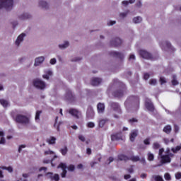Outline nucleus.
<instances>
[{"mask_svg": "<svg viewBox=\"0 0 181 181\" xmlns=\"http://www.w3.org/2000/svg\"><path fill=\"white\" fill-rule=\"evenodd\" d=\"M130 103L132 105V111H138L139 110V96L138 95H131L129 96L124 103V105Z\"/></svg>", "mask_w": 181, "mask_h": 181, "instance_id": "1", "label": "nucleus"}, {"mask_svg": "<svg viewBox=\"0 0 181 181\" xmlns=\"http://www.w3.org/2000/svg\"><path fill=\"white\" fill-rule=\"evenodd\" d=\"M127 94V86L123 83H120V86L112 93V95L116 98H121Z\"/></svg>", "mask_w": 181, "mask_h": 181, "instance_id": "2", "label": "nucleus"}, {"mask_svg": "<svg viewBox=\"0 0 181 181\" xmlns=\"http://www.w3.org/2000/svg\"><path fill=\"white\" fill-rule=\"evenodd\" d=\"M2 8L11 11L13 8V0H0V9Z\"/></svg>", "mask_w": 181, "mask_h": 181, "instance_id": "3", "label": "nucleus"}, {"mask_svg": "<svg viewBox=\"0 0 181 181\" xmlns=\"http://www.w3.org/2000/svg\"><path fill=\"white\" fill-rule=\"evenodd\" d=\"M117 158L119 160H124V162H128V160H132V162H139V160H140L139 156H138L128 157L126 155L120 154Z\"/></svg>", "mask_w": 181, "mask_h": 181, "instance_id": "4", "label": "nucleus"}, {"mask_svg": "<svg viewBox=\"0 0 181 181\" xmlns=\"http://www.w3.org/2000/svg\"><path fill=\"white\" fill-rule=\"evenodd\" d=\"M13 118L17 124H29V118L23 115L17 114Z\"/></svg>", "mask_w": 181, "mask_h": 181, "instance_id": "5", "label": "nucleus"}, {"mask_svg": "<svg viewBox=\"0 0 181 181\" xmlns=\"http://www.w3.org/2000/svg\"><path fill=\"white\" fill-rule=\"evenodd\" d=\"M33 84L38 90H45L46 88V83L40 79H34Z\"/></svg>", "mask_w": 181, "mask_h": 181, "instance_id": "6", "label": "nucleus"}, {"mask_svg": "<svg viewBox=\"0 0 181 181\" xmlns=\"http://www.w3.org/2000/svg\"><path fill=\"white\" fill-rule=\"evenodd\" d=\"M144 105L146 110L150 111V112H153L155 111V106L153 105V103H152V100H151V99L146 98Z\"/></svg>", "mask_w": 181, "mask_h": 181, "instance_id": "7", "label": "nucleus"}, {"mask_svg": "<svg viewBox=\"0 0 181 181\" xmlns=\"http://www.w3.org/2000/svg\"><path fill=\"white\" fill-rule=\"evenodd\" d=\"M69 114L72 115V117H74V118H76V119H79V118L81 117V112L74 108H70L69 110Z\"/></svg>", "mask_w": 181, "mask_h": 181, "instance_id": "8", "label": "nucleus"}, {"mask_svg": "<svg viewBox=\"0 0 181 181\" xmlns=\"http://www.w3.org/2000/svg\"><path fill=\"white\" fill-rule=\"evenodd\" d=\"M139 53L143 59H146L147 60H152L153 59L152 57V54L148 52L145 49H140Z\"/></svg>", "mask_w": 181, "mask_h": 181, "instance_id": "9", "label": "nucleus"}, {"mask_svg": "<svg viewBox=\"0 0 181 181\" xmlns=\"http://www.w3.org/2000/svg\"><path fill=\"white\" fill-rule=\"evenodd\" d=\"M110 108H112L113 111H115L118 114H122V111L121 110V107H119V104L116 102H111L110 103Z\"/></svg>", "mask_w": 181, "mask_h": 181, "instance_id": "10", "label": "nucleus"}, {"mask_svg": "<svg viewBox=\"0 0 181 181\" xmlns=\"http://www.w3.org/2000/svg\"><path fill=\"white\" fill-rule=\"evenodd\" d=\"M58 169H62V173L61 174V176L62 177H66V175H67V165H66V163H61L58 167H57Z\"/></svg>", "mask_w": 181, "mask_h": 181, "instance_id": "11", "label": "nucleus"}, {"mask_svg": "<svg viewBox=\"0 0 181 181\" xmlns=\"http://www.w3.org/2000/svg\"><path fill=\"white\" fill-rule=\"evenodd\" d=\"M122 44V40L119 37H116L110 41V45L113 47H118V46H121Z\"/></svg>", "mask_w": 181, "mask_h": 181, "instance_id": "12", "label": "nucleus"}, {"mask_svg": "<svg viewBox=\"0 0 181 181\" xmlns=\"http://www.w3.org/2000/svg\"><path fill=\"white\" fill-rule=\"evenodd\" d=\"M66 98L68 101H75L76 100V95L73 94V92L70 90V89L66 90Z\"/></svg>", "mask_w": 181, "mask_h": 181, "instance_id": "13", "label": "nucleus"}, {"mask_svg": "<svg viewBox=\"0 0 181 181\" xmlns=\"http://www.w3.org/2000/svg\"><path fill=\"white\" fill-rule=\"evenodd\" d=\"M46 176L49 178L51 179V180H55V181H59L60 180V177L59 176V174H54L53 175V173H47Z\"/></svg>", "mask_w": 181, "mask_h": 181, "instance_id": "14", "label": "nucleus"}, {"mask_svg": "<svg viewBox=\"0 0 181 181\" xmlns=\"http://www.w3.org/2000/svg\"><path fill=\"white\" fill-rule=\"evenodd\" d=\"M110 55L113 57H117V59H120V60L124 59V54L118 52H110Z\"/></svg>", "mask_w": 181, "mask_h": 181, "instance_id": "15", "label": "nucleus"}, {"mask_svg": "<svg viewBox=\"0 0 181 181\" xmlns=\"http://www.w3.org/2000/svg\"><path fill=\"white\" fill-rule=\"evenodd\" d=\"M119 139H122V132H119V133L111 135L112 141H119Z\"/></svg>", "mask_w": 181, "mask_h": 181, "instance_id": "16", "label": "nucleus"}, {"mask_svg": "<svg viewBox=\"0 0 181 181\" xmlns=\"http://www.w3.org/2000/svg\"><path fill=\"white\" fill-rule=\"evenodd\" d=\"M160 159L161 163H170V162H172V158H170L168 154L161 156Z\"/></svg>", "mask_w": 181, "mask_h": 181, "instance_id": "17", "label": "nucleus"}, {"mask_svg": "<svg viewBox=\"0 0 181 181\" xmlns=\"http://www.w3.org/2000/svg\"><path fill=\"white\" fill-rule=\"evenodd\" d=\"M97 110L98 114H104V111H105V105H104V103H99L97 105Z\"/></svg>", "mask_w": 181, "mask_h": 181, "instance_id": "18", "label": "nucleus"}, {"mask_svg": "<svg viewBox=\"0 0 181 181\" xmlns=\"http://www.w3.org/2000/svg\"><path fill=\"white\" fill-rule=\"evenodd\" d=\"M136 136H138V130L134 129V130L132 131V132L130 133V135H129V139H130L131 142H134L135 141V138H136Z\"/></svg>", "mask_w": 181, "mask_h": 181, "instance_id": "19", "label": "nucleus"}, {"mask_svg": "<svg viewBox=\"0 0 181 181\" xmlns=\"http://www.w3.org/2000/svg\"><path fill=\"white\" fill-rule=\"evenodd\" d=\"M102 81L103 80L100 78H93L91 80V84L92 86H100Z\"/></svg>", "mask_w": 181, "mask_h": 181, "instance_id": "20", "label": "nucleus"}, {"mask_svg": "<svg viewBox=\"0 0 181 181\" xmlns=\"http://www.w3.org/2000/svg\"><path fill=\"white\" fill-rule=\"evenodd\" d=\"M26 36V34L25 33H21L18 37L17 40H16V46H19L21 45V42H23V37Z\"/></svg>", "mask_w": 181, "mask_h": 181, "instance_id": "21", "label": "nucleus"}, {"mask_svg": "<svg viewBox=\"0 0 181 181\" xmlns=\"http://www.w3.org/2000/svg\"><path fill=\"white\" fill-rule=\"evenodd\" d=\"M56 141H57V139L54 136H50L49 139H47L46 142L49 145H54L56 144Z\"/></svg>", "mask_w": 181, "mask_h": 181, "instance_id": "22", "label": "nucleus"}, {"mask_svg": "<svg viewBox=\"0 0 181 181\" xmlns=\"http://www.w3.org/2000/svg\"><path fill=\"white\" fill-rule=\"evenodd\" d=\"M45 62V57H40L38 58L35 59L34 66H39Z\"/></svg>", "mask_w": 181, "mask_h": 181, "instance_id": "23", "label": "nucleus"}, {"mask_svg": "<svg viewBox=\"0 0 181 181\" xmlns=\"http://www.w3.org/2000/svg\"><path fill=\"white\" fill-rule=\"evenodd\" d=\"M108 122V119H100L98 122V127L99 128H104V125L107 124Z\"/></svg>", "mask_w": 181, "mask_h": 181, "instance_id": "24", "label": "nucleus"}, {"mask_svg": "<svg viewBox=\"0 0 181 181\" xmlns=\"http://www.w3.org/2000/svg\"><path fill=\"white\" fill-rule=\"evenodd\" d=\"M53 76V72L52 71L48 70L45 71V74L42 76L43 78H45V80H49V77H52Z\"/></svg>", "mask_w": 181, "mask_h": 181, "instance_id": "25", "label": "nucleus"}, {"mask_svg": "<svg viewBox=\"0 0 181 181\" xmlns=\"http://www.w3.org/2000/svg\"><path fill=\"white\" fill-rule=\"evenodd\" d=\"M163 131L165 134H170V132H172V127L170 125L168 124L165 127H164Z\"/></svg>", "mask_w": 181, "mask_h": 181, "instance_id": "26", "label": "nucleus"}, {"mask_svg": "<svg viewBox=\"0 0 181 181\" xmlns=\"http://www.w3.org/2000/svg\"><path fill=\"white\" fill-rule=\"evenodd\" d=\"M39 5L41 6V8H44L45 9H47L49 8V4H47V2L43 0L39 1Z\"/></svg>", "mask_w": 181, "mask_h": 181, "instance_id": "27", "label": "nucleus"}, {"mask_svg": "<svg viewBox=\"0 0 181 181\" xmlns=\"http://www.w3.org/2000/svg\"><path fill=\"white\" fill-rule=\"evenodd\" d=\"M30 17H31L30 14L28 13H25L19 16V19H21L22 21H25V19H29L30 18Z\"/></svg>", "mask_w": 181, "mask_h": 181, "instance_id": "28", "label": "nucleus"}, {"mask_svg": "<svg viewBox=\"0 0 181 181\" xmlns=\"http://www.w3.org/2000/svg\"><path fill=\"white\" fill-rule=\"evenodd\" d=\"M176 75L173 76V80L171 81V83L173 86H177L179 84V81H177V79Z\"/></svg>", "mask_w": 181, "mask_h": 181, "instance_id": "29", "label": "nucleus"}, {"mask_svg": "<svg viewBox=\"0 0 181 181\" xmlns=\"http://www.w3.org/2000/svg\"><path fill=\"white\" fill-rule=\"evenodd\" d=\"M165 46L166 47H168L169 49L171 50V52H175V50H176V49H175V47H173L172 46V44H170V42H165Z\"/></svg>", "mask_w": 181, "mask_h": 181, "instance_id": "30", "label": "nucleus"}, {"mask_svg": "<svg viewBox=\"0 0 181 181\" xmlns=\"http://www.w3.org/2000/svg\"><path fill=\"white\" fill-rule=\"evenodd\" d=\"M69 149L67 148V146H64V148H61L60 149V152L62 153V155H63V156H66V155H67V152H68Z\"/></svg>", "mask_w": 181, "mask_h": 181, "instance_id": "31", "label": "nucleus"}, {"mask_svg": "<svg viewBox=\"0 0 181 181\" xmlns=\"http://www.w3.org/2000/svg\"><path fill=\"white\" fill-rule=\"evenodd\" d=\"M181 149V144L180 146H177L176 147H173L171 148V151H173V153H176L177 152H179Z\"/></svg>", "mask_w": 181, "mask_h": 181, "instance_id": "32", "label": "nucleus"}, {"mask_svg": "<svg viewBox=\"0 0 181 181\" xmlns=\"http://www.w3.org/2000/svg\"><path fill=\"white\" fill-rule=\"evenodd\" d=\"M133 22L134 23H141L142 22V18L140 16H137L133 18Z\"/></svg>", "mask_w": 181, "mask_h": 181, "instance_id": "33", "label": "nucleus"}, {"mask_svg": "<svg viewBox=\"0 0 181 181\" xmlns=\"http://www.w3.org/2000/svg\"><path fill=\"white\" fill-rule=\"evenodd\" d=\"M58 119H59V117L57 116V117H55V123H54V128H57V130L58 132H59V131H60V124H58V125H57V121H58Z\"/></svg>", "mask_w": 181, "mask_h": 181, "instance_id": "34", "label": "nucleus"}, {"mask_svg": "<svg viewBox=\"0 0 181 181\" xmlns=\"http://www.w3.org/2000/svg\"><path fill=\"white\" fill-rule=\"evenodd\" d=\"M5 135V133L4 132L0 131V136H1L0 140V144H5V138H4V136Z\"/></svg>", "mask_w": 181, "mask_h": 181, "instance_id": "35", "label": "nucleus"}, {"mask_svg": "<svg viewBox=\"0 0 181 181\" xmlns=\"http://www.w3.org/2000/svg\"><path fill=\"white\" fill-rule=\"evenodd\" d=\"M59 49H66V47H69V42L65 41L64 44L59 45Z\"/></svg>", "mask_w": 181, "mask_h": 181, "instance_id": "36", "label": "nucleus"}, {"mask_svg": "<svg viewBox=\"0 0 181 181\" xmlns=\"http://www.w3.org/2000/svg\"><path fill=\"white\" fill-rule=\"evenodd\" d=\"M1 169H4V170H8V172H9L10 173H12V172H13V168L12 167H1Z\"/></svg>", "mask_w": 181, "mask_h": 181, "instance_id": "37", "label": "nucleus"}, {"mask_svg": "<svg viewBox=\"0 0 181 181\" xmlns=\"http://www.w3.org/2000/svg\"><path fill=\"white\" fill-rule=\"evenodd\" d=\"M40 114H42V110H37L35 114V121H39L40 119Z\"/></svg>", "mask_w": 181, "mask_h": 181, "instance_id": "38", "label": "nucleus"}, {"mask_svg": "<svg viewBox=\"0 0 181 181\" xmlns=\"http://www.w3.org/2000/svg\"><path fill=\"white\" fill-rule=\"evenodd\" d=\"M0 104H1V105H3L4 108H6V107H8V101L4 99L0 100Z\"/></svg>", "mask_w": 181, "mask_h": 181, "instance_id": "39", "label": "nucleus"}, {"mask_svg": "<svg viewBox=\"0 0 181 181\" xmlns=\"http://www.w3.org/2000/svg\"><path fill=\"white\" fill-rule=\"evenodd\" d=\"M153 159H155V156H153V154H152V153H148V160H149L150 162H152V160H153Z\"/></svg>", "mask_w": 181, "mask_h": 181, "instance_id": "40", "label": "nucleus"}, {"mask_svg": "<svg viewBox=\"0 0 181 181\" xmlns=\"http://www.w3.org/2000/svg\"><path fill=\"white\" fill-rule=\"evenodd\" d=\"M160 148V144L158 142H154L153 144V149H159Z\"/></svg>", "mask_w": 181, "mask_h": 181, "instance_id": "41", "label": "nucleus"}, {"mask_svg": "<svg viewBox=\"0 0 181 181\" xmlns=\"http://www.w3.org/2000/svg\"><path fill=\"white\" fill-rule=\"evenodd\" d=\"M164 177H165V180H168V181L172 180V177L170 176V174H169L168 173L164 175Z\"/></svg>", "mask_w": 181, "mask_h": 181, "instance_id": "42", "label": "nucleus"}, {"mask_svg": "<svg viewBox=\"0 0 181 181\" xmlns=\"http://www.w3.org/2000/svg\"><path fill=\"white\" fill-rule=\"evenodd\" d=\"M87 127L88 128H94V127H95V124L93 122H89L87 123Z\"/></svg>", "mask_w": 181, "mask_h": 181, "instance_id": "43", "label": "nucleus"}, {"mask_svg": "<svg viewBox=\"0 0 181 181\" xmlns=\"http://www.w3.org/2000/svg\"><path fill=\"white\" fill-rule=\"evenodd\" d=\"M144 145H151V139L149 138H147L144 140Z\"/></svg>", "mask_w": 181, "mask_h": 181, "instance_id": "44", "label": "nucleus"}, {"mask_svg": "<svg viewBox=\"0 0 181 181\" xmlns=\"http://www.w3.org/2000/svg\"><path fill=\"white\" fill-rule=\"evenodd\" d=\"M129 124H134V122H138V119L135 117L129 119Z\"/></svg>", "mask_w": 181, "mask_h": 181, "instance_id": "45", "label": "nucleus"}, {"mask_svg": "<svg viewBox=\"0 0 181 181\" xmlns=\"http://www.w3.org/2000/svg\"><path fill=\"white\" fill-rule=\"evenodd\" d=\"M74 169H76V167L74 165H70L68 167V170H69L70 172H74Z\"/></svg>", "mask_w": 181, "mask_h": 181, "instance_id": "46", "label": "nucleus"}, {"mask_svg": "<svg viewBox=\"0 0 181 181\" xmlns=\"http://www.w3.org/2000/svg\"><path fill=\"white\" fill-rule=\"evenodd\" d=\"M165 152V149L164 148H160L159 149V152H158V155L161 158L162 156H163V153Z\"/></svg>", "mask_w": 181, "mask_h": 181, "instance_id": "47", "label": "nucleus"}, {"mask_svg": "<svg viewBox=\"0 0 181 181\" xmlns=\"http://www.w3.org/2000/svg\"><path fill=\"white\" fill-rule=\"evenodd\" d=\"M175 179H177V180H179L181 179V173L180 172H177V173H175Z\"/></svg>", "mask_w": 181, "mask_h": 181, "instance_id": "48", "label": "nucleus"}, {"mask_svg": "<svg viewBox=\"0 0 181 181\" xmlns=\"http://www.w3.org/2000/svg\"><path fill=\"white\" fill-rule=\"evenodd\" d=\"M156 79H151L149 81V84H151V86H156Z\"/></svg>", "mask_w": 181, "mask_h": 181, "instance_id": "49", "label": "nucleus"}, {"mask_svg": "<svg viewBox=\"0 0 181 181\" xmlns=\"http://www.w3.org/2000/svg\"><path fill=\"white\" fill-rule=\"evenodd\" d=\"M78 139L81 141V142H86V137H84L83 135H79Z\"/></svg>", "mask_w": 181, "mask_h": 181, "instance_id": "50", "label": "nucleus"}, {"mask_svg": "<svg viewBox=\"0 0 181 181\" xmlns=\"http://www.w3.org/2000/svg\"><path fill=\"white\" fill-rule=\"evenodd\" d=\"M23 148H26V146H25V145H23V144L19 146V148H18V152H19V153H21V152H22V149H23Z\"/></svg>", "mask_w": 181, "mask_h": 181, "instance_id": "51", "label": "nucleus"}, {"mask_svg": "<svg viewBox=\"0 0 181 181\" xmlns=\"http://www.w3.org/2000/svg\"><path fill=\"white\" fill-rule=\"evenodd\" d=\"M149 77H151V75H149L148 73H145L144 75V80H148Z\"/></svg>", "mask_w": 181, "mask_h": 181, "instance_id": "52", "label": "nucleus"}, {"mask_svg": "<svg viewBox=\"0 0 181 181\" xmlns=\"http://www.w3.org/2000/svg\"><path fill=\"white\" fill-rule=\"evenodd\" d=\"M107 165H110V163H111L112 162H114V158L112 157H109V158L107 159Z\"/></svg>", "mask_w": 181, "mask_h": 181, "instance_id": "53", "label": "nucleus"}, {"mask_svg": "<svg viewBox=\"0 0 181 181\" xmlns=\"http://www.w3.org/2000/svg\"><path fill=\"white\" fill-rule=\"evenodd\" d=\"M160 84H165V83H166V80L165 79V78L160 77Z\"/></svg>", "mask_w": 181, "mask_h": 181, "instance_id": "54", "label": "nucleus"}, {"mask_svg": "<svg viewBox=\"0 0 181 181\" xmlns=\"http://www.w3.org/2000/svg\"><path fill=\"white\" fill-rule=\"evenodd\" d=\"M115 23H117L116 21H110L107 23V25H108V26H112V25H115Z\"/></svg>", "mask_w": 181, "mask_h": 181, "instance_id": "55", "label": "nucleus"}, {"mask_svg": "<svg viewBox=\"0 0 181 181\" xmlns=\"http://www.w3.org/2000/svg\"><path fill=\"white\" fill-rule=\"evenodd\" d=\"M124 179H125L126 180H128V179H131V175H129V174L124 175Z\"/></svg>", "mask_w": 181, "mask_h": 181, "instance_id": "56", "label": "nucleus"}, {"mask_svg": "<svg viewBox=\"0 0 181 181\" xmlns=\"http://www.w3.org/2000/svg\"><path fill=\"white\" fill-rule=\"evenodd\" d=\"M56 59H54V58H52V59H51V60H50V64H56Z\"/></svg>", "mask_w": 181, "mask_h": 181, "instance_id": "57", "label": "nucleus"}, {"mask_svg": "<svg viewBox=\"0 0 181 181\" xmlns=\"http://www.w3.org/2000/svg\"><path fill=\"white\" fill-rule=\"evenodd\" d=\"M42 170H44V172H46V170H47V168H46V167H41L39 169V172H42Z\"/></svg>", "mask_w": 181, "mask_h": 181, "instance_id": "58", "label": "nucleus"}, {"mask_svg": "<svg viewBox=\"0 0 181 181\" xmlns=\"http://www.w3.org/2000/svg\"><path fill=\"white\" fill-rule=\"evenodd\" d=\"M174 130H175V132H179V126L175 124L174 126Z\"/></svg>", "mask_w": 181, "mask_h": 181, "instance_id": "59", "label": "nucleus"}, {"mask_svg": "<svg viewBox=\"0 0 181 181\" xmlns=\"http://www.w3.org/2000/svg\"><path fill=\"white\" fill-rule=\"evenodd\" d=\"M86 153H87V155H91V148H88L86 149Z\"/></svg>", "mask_w": 181, "mask_h": 181, "instance_id": "60", "label": "nucleus"}, {"mask_svg": "<svg viewBox=\"0 0 181 181\" xmlns=\"http://www.w3.org/2000/svg\"><path fill=\"white\" fill-rule=\"evenodd\" d=\"M52 153H53V151H45V155H52Z\"/></svg>", "mask_w": 181, "mask_h": 181, "instance_id": "61", "label": "nucleus"}, {"mask_svg": "<svg viewBox=\"0 0 181 181\" xmlns=\"http://www.w3.org/2000/svg\"><path fill=\"white\" fill-rule=\"evenodd\" d=\"M129 59V60H135V55L130 54Z\"/></svg>", "mask_w": 181, "mask_h": 181, "instance_id": "62", "label": "nucleus"}, {"mask_svg": "<svg viewBox=\"0 0 181 181\" xmlns=\"http://www.w3.org/2000/svg\"><path fill=\"white\" fill-rule=\"evenodd\" d=\"M147 175L146 173H142L140 175V177H141V179H145V177H146Z\"/></svg>", "mask_w": 181, "mask_h": 181, "instance_id": "63", "label": "nucleus"}, {"mask_svg": "<svg viewBox=\"0 0 181 181\" xmlns=\"http://www.w3.org/2000/svg\"><path fill=\"white\" fill-rule=\"evenodd\" d=\"M127 13H120V16L122 18H125V16H127Z\"/></svg>", "mask_w": 181, "mask_h": 181, "instance_id": "64", "label": "nucleus"}]
</instances>
